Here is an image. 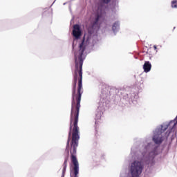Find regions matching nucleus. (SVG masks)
I'll return each instance as SVG.
<instances>
[{
    "instance_id": "20e7f679",
    "label": "nucleus",
    "mask_w": 177,
    "mask_h": 177,
    "mask_svg": "<svg viewBox=\"0 0 177 177\" xmlns=\"http://www.w3.org/2000/svg\"><path fill=\"white\" fill-rule=\"evenodd\" d=\"M162 131L158 133H154V136L153 137V141L156 145H161L162 143Z\"/></svg>"
},
{
    "instance_id": "9d476101",
    "label": "nucleus",
    "mask_w": 177,
    "mask_h": 177,
    "mask_svg": "<svg viewBox=\"0 0 177 177\" xmlns=\"http://www.w3.org/2000/svg\"><path fill=\"white\" fill-rule=\"evenodd\" d=\"M167 129H168V125L162 126L161 131H162L163 132H165V131H167Z\"/></svg>"
},
{
    "instance_id": "0eeeda50",
    "label": "nucleus",
    "mask_w": 177,
    "mask_h": 177,
    "mask_svg": "<svg viewBox=\"0 0 177 177\" xmlns=\"http://www.w3.org/2000/svg\"><path fill=\"white\" fill-rule=\"evenodd\" d=\"M67 153H68V155L65 157L64 162L63 164V170H62L63 174H64V172H66V169H67V162H68V153H69L68 150H67Z\"/></svg>"
},
{
    "instance_id": "ddd939ff",
    "label": "nucleus",
    "mask_w": 177,
    "mask_h": 177,
    "mask_svg": "<svg viewBox=\"0 0 177 177\" xmlns=\"http://www.w3.org/2000/svg\"><path fill=\"white\" fill-rule=\"evenodd\" d=\"M95 136H97V133H95Z\"/></svg>"
},
{
    "instance_id": "7ed1b4c3",
    "label": "nucleus",
    "mask_w": 177,
    "mask_h": 177,
    "mask_svg": "<svg viewBox=\"0 0 177 177\" xmlns=\"http://www.w3.org/2000/svg\"><path fill=\"white\" fill-rule=\"evenodd\" d=\"M73 35L75 37V39H80V37L82 35L80 25L76 24L73 26Z\"/></svg>"
},
{
    "instance_id": "1a4fd4ad",
    "label": "nucleus",
    "mask_w": 177,
    "mask_h": 177,
    "mask_svg": "<svg viewBox=\"0 0 177 177\" xmlns=\"http://www.w3.org/2000/svg\"><path fill=\"white\" fill-rule=\"evenodd\" d=\"M171 8L177 9V0H173L171 1Z\"/></svg>"
},
{
    "instance_id": "f257e3e1",
    "label": "nucleus",
    "mask_w": 177,
    "mask_h": 177,
    "mask_svg": "<svg viewBox=\"0 0 177 177\" xmlns=\"http://www.w3.org/2000/svg\"><path fill=\"white\" fill-rule=\"evenodd\" d=\"M80 109H81V98H72L71 111L70 118V127L68 132L66 150L70 146V139L72 135L71 146V161L73 164L71 173L74 177H78L80 174V163L77 158V148L80 140V127H78V118L80 117Z\"/></svg>"
},
{
    "instance_id": "423d86ee",
    "label": "nucleus",
    "mask_w": 177,
    "mask_h": 177,
    "mask_svg": "<svg viewBox=\"0 0 177 177\" xmlns=\"http://www.w3.org/2000/svg\"><path fill=\"white\" fill-rule=\"evenodd\" d=\"M143 68H144L145 73H149V71L151 70V64H150V62L145 61L143 65Z\"/></svg>"
},
{
    "instance_id": "4468645a",
    "label": "nucleus",
    "mask_w": 177,
    "mask_h": 177,
    "mask_svg": "<svg viewBox=\"0 0 177 177\" xmlns=\"http://www.w3.org/2000/svg\"><path fill=\"white\" fill-rule=\"evenodd\" d=\"M176 27L174 28V30H175Z\"/></svg>"
},
{
    "instance_id": "9b49d317",
    "label": "nucleus",
    "mask_w": 177,
    "mask_h": 177,
    "mask_svg": "<svg viewBox=\"0 0 177 177\" xmlns=\"http://www.w3.org/2000/svg\"><path fill=\"white\" fill-rule=\"evenodd\" d=\"M102 3H109L111 0H100Z\"/></svg>"
},
{
    "instance_id": "6e6552de",
    "label": "nucleus",
    "mask_w": 177,
    "mask_h": 177,
    "mask_svg": "<svg viewBox=\"0 0 177 177\" xmlns=\"http://www.w3.org/2000/svg\"><path fill=\"white\" fill-rule=\"evenodd\" d=\"M118 27H120V24L118 22H115L112 26L113 31H115Z\"/></svg>"
},
{
    "instance_id": "f03ea898",
    "label": "nucleus",
    "mask_w": 177,
    "mask_h": 177,
    "mask_svg": "<svg viewBox=\"0 0 177 177\" xmlns=\"http://www.w3.org/2000/svg\"><path fill=\"white\" fill-rule=\"evenodd\" d=\"M143 171V165L139 161H134L130 167V171L132 177H139Z\"/></svg>"
},
{
    "instance_id": "39448f33",
    "label": "nucleus",
    "mask_w": 177,
    "mask_h": 177,
    "mask_svg": "<svg viewBox=\"0 0 177 177\" xmlns=\"http://www.w3.org/2000/svg\"><path fill=\"white\" fill-rule=\"evenodd\" d=\"M102 18V14H97L94 21L92 23L91 28L92 30H95L96 27H97V23H99V20Z\"/></svg>"
},
{
    "instance_id": "f8f14e48",
    "label": "nucleus",
    "mask_w": 177,
    "mask_h": 177,
    "mask_svg": "<svg viewBox=\"0 0 177 177\" xmlns=\"http://www.w3.org/2000/svg\"><path fill=\"white\" fill-rule=\"evenodd\" d=\"M153 48L155 49V50H157V46L154 45Z\"/></svg>"
}]
</instances>
